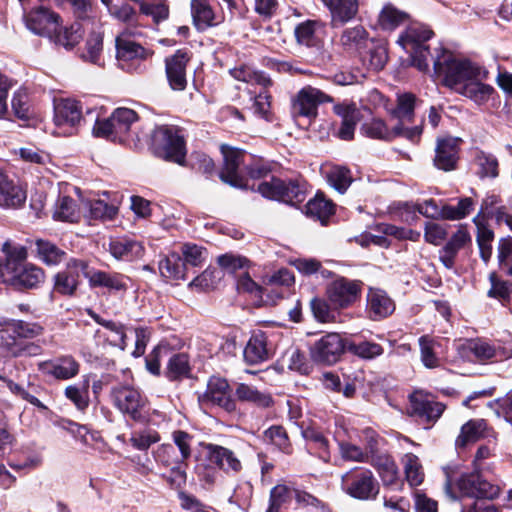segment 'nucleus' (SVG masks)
Segmentation results:
<instances>
[{"instance_id": "f257e3e1", "label": "nucleus", "mask_w": 512, "mask_h": 512, "mask_svg": "<svg viewBox=\"0 0 512 512\" xmlns=\"http://www.w3.org/2000/svg\"><path fill=\"white\" fill-rule=\"evenodd\" d=\"M2 251L5 254V261L0 264V278L3 282L17 288H35L44 281V271L25 261L27 258L25 247L12 246L9 241H6Z\"/></svg>"}, {"instance_id": "f03ea898", "label": "nucleus", "mask_w": 512, "mask_h": 512, "mask_svg": "<svg viewBox=\"0 0 512 512\" xmlns=\"http://www.w3.org/2000/svg\"><path fill=\"white\" fill-rule=\"evenodd\" d=\"M433 69L434 75L442 84L455 92L470 80L488 77V72L483 67L468 59L458 58L442 48L433 57Z\"/></svg>"}, {"instance_id": "7ed1b4c3", "label": "nucleus", "mask_w": 512, "mask_h": 512, "mask_svg": "<svg viewBox=\"0 0 512 512\" xmlns=\"http://www.w3.org/2000/svg\"><path fill=\"white\" fill-rule=\"evenodd\" d=\"M257 191L265 198L295 205L305 200L307 183L302 178L280 179L271 177L261 182Z\"/></svg>"}, {"instance_id": "20e7f679", "label": "nucleus", "mask_w": 512, "mask_h": 512, "mask_svg": "<svg viewBox=\"0 0 512 512\" xmlns=\"http://www.w3.org/2000/svg\"><path fill=\"white\" fill-rule=\"evenodd\" d=\"M138 121V114L126 107H120L113 111L109 118L96 120L93 133L113 142H125L134 123Z\"/></svg>"}, {"instance_id": "39448f33", "label": "nucleus", "mask_w": 512, "mask_h": 512, "mask_svg": "<svg viewBox=\"0 0 512 512\" xmlns=\"http://www.w3.org/2000/svg\"><path fill=\"white\" fill-rule=\"evenodd\" d=\"M154 153L164 160L183 165L186 157L185 141L173 126H159L152 134Z\"/></svg>"}, {"instance_id": "423d86ee", "label": "nucleus", "mask_w": 512, "mask_h": 512, "mask_svg": "<svg viewBox=\"0 0 512 512\" xmlns=\"http://www.w3.org/2000/svg\"><path fill=\"white\" fill-rule=\"evenodd\" d=\"M341 489L354 499L367 501L377 497L379 483L370 469L354 467L341 476Z\"/></svg>"}, {"instance_id": "0eeeda50", "label": "nucleus", "mask_w": 512, "mask_h": 512, "mask_svg": "<svg viewBox=\"0 0 512 512\" xmlns=\"http://www.w3.org/2000/svg\"><path fill=\"white\" fill-rule=\"evenodd\" d=\"M433 35L432 30L425 26H410L398 39V43L410 54L412 65L420 71H427L429 63L427 61L430 55L428 46L425 42Z\"/></svg>"}, {"instance_id": "6e6552de", "label": "nucleus", "mask_w": 512, "mask_h": 512, "mask_svg": "<svg viewBox=\"0 0 512 512\" xmlns=\"http://www.w3.org/2000/svg\"><path fill=\"white\" fill-rule=\"evenodd\" d=\"M112 398L115 407L124 415L136 422L148 419L147 399L139 390L130 386L114 388Z\"/></svg>"}, {"instance_id": "1a4fd4ad", "label": "nucleus", "mask_w": 512, "mask_h": 512, "mask_svg": "<svg viewBox=\"0 0 512 512\" xmlns=\"http://www.w3.org/2000/svg\"><path fill=\"white\" fill-rule=\"evenodd\" d=\"M362 286L359 280L338 277L327 285V301L336 310L347 309L360 300Z\"/></svg>"}, {"instance_id": "9d476101", "label": "nucleus", "mask_w": 512, "mask_h": 512, "mask_svg": "<svg viewBox=\"0 0 512 512\" xmlns=\"http://www.w3.org/2000/svg\"><path fill=\"white\" fill-rule=\"evenodd\" d=\"M82 120V108L78 101L67 98L55 103L53 121L56 135H73Z\"/></svg>"}, {"instance_id": "9b49d317", "label": "nucleus", "mask_w": 512, "mask_h": 512, "mask_svg": "<svg viewBox=\"0 0 512 512\" xmlns=\"http://www.w3.org/2000/svg\"><path fill=\"white\" fill-rule=\"evenodd\" d=\"M333 98L311 85L301 88L292 99V112L295 116L313 119L318 114V106L330 103Z\"/></svg>"}, {"instance_id": "f8f14e48", "label": "nucleus", "mask_w": 512, "mask_h": 512, "mask_svg": "<svg viewBox=\"0 0 512 512\" xmlns=\"http://www.w3.org/2000/svg\"><path fill=\"white\" fill-rule=\"evenodd\" d=\"M224 158L223 168L219 174L221 181L235 188H246V180L240 172V167L246 165V154L239 149L222 145Z\"/></svg>"}, {"instance_id": "ddd939ff", "label": "nucleus", "mask_w": 512, "mask_h": 512, "mask_svg": "<svg viewBox=\"0 0 512 512\" xmlns=\"http://www.w3.org/2000/svg\"><path fill=\"white\" fill-rule=\"evenodd\" d=\"M347 344L340 334L335 332L327 333L311 347V357L317 363L334 364L347 349Z\"/></svg>"}, {"instance_id": "4468645a", "label": "nucleus", "mask_w": 512, "mask_h": 512, "mask_svg": "<svg viewBox=\"0 0 512 512\" xmlns=\"http://www.w3.org/2000/svg\"><path fill=\"white\" fill-rule=\"evenodd\" d=\"M88 263L85 260L71 258L66 263L64 270L54 276V290L62 295H73L79 284L80 277L86 278Z\"/></svg>"}, {"instance_id": "2eb2a0df", "label": "nucleus", "mask_w": 512, "mask_h": 512, "mask_svg": "<svg viewBox=\"0 0 512 512\" xmlns=\"http://www.w3.org/2000/svg\"><path fill=\"white\" fill-rule=\"evenodd\" d=\"M364 133L374 139L391 140L395 137H403L412 142L417 141L422 133L420 126L403 127L395 125L389 129L381 119H373L363 125Z\"/></svg>"}, {"instance_id": "dca6fc26", "label": "nucleus", "mask_w": 512, "mask_h": 512, "mask_svg": "<svg viewBox=\"0 0 512 512\" xmlns=\"http://www.w3.org/2000/svg\"><path fill=\"white\" fill-rule=\"evenodd\" d=\"M458 488L464 496L477 499H494L500 494V487L482 479L479 472L461 475Z\"/></svg>"}, {"instance_id": "f3484780", "label": "nucleus", "mask_w": 512, "mask_h": 512, "mask_svg": "<svg viewBox=\"0 0 512 512\" xmlns=\"http://www.w3.org/2000/svg\"><path fill=\"white\" fill-rule=\"evenodd\" d=\"M204 448L207 451L209 462L216 465L226 475L236 476L243 470L242 461L235 451L213 443L205 444Z\"/></svg>"}, {"instance_id": "a211bd4d", "label": "nucleus", "mask_w": 512, "mask_h": 512, "mask_svg": "<svg viewBox=\"0 0 512 512\" xmlns=\"http://www.w3.org/2000/svg\"><path fill=\"white\" fill-rule=\"evenodd\" d=\"M38 370L44 375L56 380H70L80 371L79 362L71 355H63L54 360H46L38 363Z\"/></svg>"}, {"instance_id": "6ab92c4d", "label": "nucleus", "mask_w": 512, "mask_h": 512, "mask_svg": "<svg viewBox=\"0 0 512 512\" xmlns=\"http://www.w3.org/2000/svg\"><path fill=\"white\" fill-rule=\"evenodd\" d=\"M472 237L466 225H460L439 251V260L447 269H453L460 250L470 246Z\"/></svg>"}, {"instance_id": "aec40b11", "label": "nucleus", "mask_w": 512, "mask_h": 512, "mask_svg": "<svg viewBox=\"0 0 512 512\" xmlns=\"http://www.w3.org/2000/svg\"><path fill=\"white\" fill-rule=\"evenodd\" d=\"M59 16L47 8L40 7L25 16L26 27L36 35L50 37L56 32Z\"/></svg>"}, {"instance_id": "412c9836", "label": "nucleus", "mask_w": 512, "mask_h": 512, "mask_svg": "<svg viewBox=\"0 0 512 512\" xmlns=\"http://www.w3.org/2000/svg\"><path fill=\"white\" fill-rule=\"evenodd\" d=\"M410 408L412 415L422 421L433 422L442 415L445 406L430 395L417 391L410 396Z\"/></svg>"}, {"instance_id": "4be33fe9", "label": "nucleus", "mask_w": 512, "mask_h": 512, "mask_svg": "<svg viewBox=\"0 0 512 512\" xmlns=\"http://www.w3.org/2000/svg\"><path fill=\"white\" fill-rule=\"evenodd\" d=\"M458 352L465 360L484 363L497 358L499 350L490 342L477 338L461 343L458 346Z\"/></svg>"}, {"instance_id": "5701e85b", "label": "nucleus", "mask_w": 512, "mask_h": 512, "mask_svg": "<svg viewBox=\"0 0 512 512\" xmlns=\"http://www.w3.org/2000/svg\"><path fill=\"white\" fill-rule=\"evenodd\" d=\"M203 401L217 405L228 412L236 408L235 401L231 398L228 382L220 377H211L207 384Z\"/></svg>"}, {"instance_id": "b1692460", "label": "nucleus", "mask_w": 512, "mask_h": 512, "mask_svg": "<svg viewBox=\"0 0 512 512\" xmlns=\"http://www.w3.org/2000/svg\"><path fill=\"white\" fill-rule=\"evenodd\" d=\"M188 61V54L182 50H178L165 61L167 79L170 87L175 91H182L186 88V66Z\"/></svg>"}, {"instance_id": "393cba45", "label": "nucleus", "mask_w": 512, "mask_h": 512, "mask_svg": "<svg viewBox=\"0 0 512 512\" xmlns=\"http://www.w3.org/2000/svg\"><path fill=\"white\" fill-rule=\"evenodd\" d=\"M135 31L125 29L116 37V56L119 61L144 60L151 56V52L130 39Z\"/></svg>"}, {"instance_id": "a878e982", "label": "nucleus", "mask_w": 512, "mask_h": 512, "mask_svg": "<svg viewBox=\"0 0 512 512\" xmlns=\"http://www.w3.org/2000/svg\"><path fill=\"white\" fill-rule=\"evenodd\" d=\"M459 140L453 137L438 139L435 148L434 164L438 169L450 171L455 169L458 161Z\"/></svg>"}, {"instance_id": "bb28decb", "label": "nucleus", "mask_w": 512, "mask_h": 512, "mask_svg": "<svg viewBox=\"0 0 512 512\" xmlns=\"http://www.w3.org/2000/svg\"><path fill=\"white\" fill-rule=\"evenodd\" d=\"M329 10L331 26L338 27L353 20L359 11L358 0H322Z\"/></svg>"}, {"instance_id": "cd10ccee", "label": "nucleus", "mask_w": 512, "mask_h": 512, "mask_svg": "<svg viewBox=\"0 0 512 512\" xmlns=\"http://www.w3.org/2000/svg\"><path fill=\"white\" fill-rule=\"evenodd\" d=\"M25 200L26 193L22 187L0 168V206L5 208H17L20 207Z\"/></svg>"}, {"instance_id": "c85d7f7f", "label": "nucleus", "mask_w": 512, "mask_h": 512, "mask_svg": "<svg viewBox=\"0 0 512 512\" xmlns=\"http://www.w3.org/2000/svg\"><path fill=\"white\" fill-rule=\"evenodd\" d=\"M370 42L369 33L362 25L344 29L339 37V45L350 54H362Z\"/></svg>"}, {"instance_id": "c756f323", "label": "nucleus", "mask_w": 512, "mask_h": 512, "mask_svg": "<svg viewBox=\"0 0 512 512\" xmlns=\"http://www.w3.org/2000/svg\"><path fill=\"white\" fill-rule=\"evenodd\" d=\"M395 310L393 300L380 289H370L367 294V313L370 319L378 321L391 315Z\"/></svg>"}, {"instance_id": "7c9ffc66", "label": "nucleus", "mask_w": 512, "mask_h": 512, "mask_svg": "<svg viewBox=\"0 0 512 512\" xmlns=\"http://www.w3.org/2000/svg\"><path fill=\"white\" fill-rule=\"evenodd\" d=\"M191 14L198 29H206L228 20V16L216 15L208 0H191Z\"/></svg>"}, {"instance_id": "2f4dec72", "label": "nucleus", "mask_w": 512, "mask_h": 512, "mask_svg": "<svg viewBox=\"0 0 512 512\" xmlns=\"http://www.w3.org/2000/svg\"><path fill=\"white\" fill-rule=\"evenodd\" d=\"M86 278L92 288L103 287L114 291H125L127 289L128 277L121 273H109L88 267Z\"/></svg>"}, {"instance_id": "473e14b6", "label": "nucleus", "mask_w": 512, "mask_h": 512, "mask_svg": "<svg viewBox=\"0 0 512 512\" xmlns=\"http://www.w3.org/2000/svg\"><path fill=\"white\" fill-rule=\"evenodd\" d=\"M335 114L342 119L341 127L338 130V136L342 140H351L357 123L360 120V112L354 103H341L333 108Z\"/></svg>"}, {"instance_id": "72a5a7b5", "label": "nucleus", "mask_w": 512, "mask_h": 512, "mask_svg": "<svg viewBox=\"0 0 512 512\" xmlns=\"http://www.w3.org/2000/svg\"><path fill=\"white\" fill-rule=\"evenodd\" d=\"M108 250L117 260L132 261L141 258L144 254L142 243L130 238L112 239Z\"/></svg>"}, {"instance_id": "f704fd0d", "label": "nucleus", "mask_w": 512, "mask_h": 512, "mask_svg": "<svg viewBox=\"0 0 512 512\" xmlns=\"http://www.w3.org/2000/svg\"><path fill=\"white\" fill-rule=\"evenodd\" d=\"M243 356L248 364H258L269 358L267 349V338L264 333L259 332L251 336L246 344Z\"/></svg>"}, {"instance_id": "c9c22d12", "label": "nucleus", "mask_w": 512, "mask_h": 512, "mask_svg": "<svg viewBox=\"0 0 512 512\" xmlns=\"http://www.w3.org/2000/svg\"><path fill=\"white\" fill-rule=\"evenodd\" d=\"M489 433V426L484 419H471L462 427L456 439V446L465 447L468 443L486 437Z\"/></svg>"}, {"instance_id": "e433bc0d", "label": "nucleus", "mask_w": 512, "mask_h": 512, "mask_svg": "<svg viewBox=\"0 0 512 512\" xmlns=\"http://www.w3.org/2000/svg\"><path fill=\"white\" fill-rule=\"evenodd\" d=\"M375 466L385 487L392 490L402 489L403 482L399 477L398 467L392 459L389 457L380 458Z\"/></svg>"}, {"instance_id": "4c0bfd02", "label": "nucleus", "mask_w": 512, "mask_h": 512, "mask_svg": "<svg viewBox=\"0 0 512 512\" xmlns=\"http://www.w3.org/2000/svg\"><path fill=\"white\" fill-rule=\"evenodd\" d=\"M160 274L167 279L180 280L186 278V267L182 258L176 252L166 255L159 262Z\"/></svg>"}, {"instance_id": "58836bf2", "label": "nucleus", "mask_w": 512, "mask_h": 512, "mask_svg": "<svg viewBox=\"0 0 512 512\" xmlns=\"http://www.w3.org/2000/svg\"><path fill=\"white\" fill-rule=\"evenodd\" d=\"M238 400L249 402L260 408H268L272 406L273 399L270 394L259 391L253 386L240 383L235 390Z\"/></svg>"}, {"instance_id": "ea45409f", "label": "nucleus", "mask_w": 512, "mask_h": 512, "mask_svg": "<svg viewBox=\"0 0 512 512\" xmlns=\"http://www.w3.org/2000/svg\"><path fill=\"white\" fill-rule=\"evenodd\" d=\"M487 78H477L470 80L467 84L457 92L464 95L478 104L487 102L494 92V88L488 84L483 83Z\"/></svg>"}, {"instance_id": "a19ab883", "label": "nucleus", "mask_w": 512, "mask_h": 512, "mask_svg": "<svg viewBox=\"0 0 512 512\" xmlns=\"http://www.w3.org/2000/svg\"><path fill=\"white\" fill-rule=\"evenodd\" d=\"M322 28L323 24L317 20H306L298 24L294 29L297 43L307 47L317 45L319 41L318 32Z\"/></svg>"}, {"instance_id": "79ce46f5", "label": "nucleus", "mask_w": 512, "mask_h": 512, "mask_svg": "<svg viewBox=\"0 0 512 512\" xmlns=\"http://www.w3.org/2000/svg\"><path fill=\"white\" fill-rule=\"evenodd\" d=\"M0 350L9 356L17 358V352L21 341L16 334L15 328L8 319L0 321Z\"/></svg>"}, {"instance_id": "37998d69", "label": "nucleus", "mask_w": 512, "mask_h": 512, "mask_svg": "<svg viewBox=\"0 0 512 512\" xmlns=\"http://www.w3.org/2000/svg\"><path fill=\"white\" fill-rule=\"evenodd\" d=\"M301 434L310 445V448L317 451L318 457L321 460L326 463L330 461L329 441L322 432L313 427H307L301 430Z\"/></svg>"}, {"instance_id": "c03bdc74", "label": "nucleus", "mask_w": 512, "mask_h": 512, "mask_svg": "<svg viewBox=\"0 0 512 512\" xmlns=\"http://www.w3.org/2000/svg\"><path fill=\"white\" fill-rule=\"evenodd\" d=\"M405 478L411 487H417L424 481V470L419 458L412 453H406L401 459Z\"/></svg>"}, {"instance_id": "a18cd8bd", "label": "nucleus", "mask_w": 512, "mask_h": 512, "mask_svg": "<svg viewBox=\"0 0 512 512\" xmlns=\"http://www.w3.org/2000/svg\"><path fill=\"white\" fill-rule=\"evenodd\" d=\"M55 34V43L67 50L73 49L83 38L84 31L80 23L75 22L70 26L57 28Z\"/></svg>"}, {"instance_id": "49530a36", "label": "nucleus", "mask_w": 512, "mask_h": 512, "mask_svg": "<svg viewBox=\"0 0 512 512\" xmlns=\"http://www.w3.org/2000/svg\"><path fill=\"white\" fill-rule=\"evenodd\" d=\"M230 74L237 81H241L252 86L257 85L259 87L266 88L271 85L270 78L246 65H241L231 69Z\"/></svg>"}, {"instance_id": "de8ad7c7", "label": "nucleus", "mask_w": 512, "mask_h": 512, "mask_svg": "<svg viewBox=\"0 0 512 512\" xmlns=\"http://www.w3.org/2000/svg\"><path fill=\"white\" fill-rule=\"evenodd\" d=\"M80 215V210L77 208L75 201L68 196L59 198L53 212V218L55 220L71 223L77 222Z\"/></svg>"}, {"instance_id": "09e8293b", "label": "nucleus", "mask_w": 512, "mask_h": 512, "mask_svg": "<svg viewBox=\"0 0 512 512\" xmlns=\"http://www.w3.org/2000/svg\"><path fill=\"white\" fill-rule=\"evenodd\" d=\"M407 18V14L400 11L392 4L384 5L378 16V25L383 30H394Z\"/></svg>"}, {"instance_id": "8fccbe9b", "label": "nucleus", "mask_w": 512, "mask_h": 512, "mask_svg": "<svg viewBox=\"0 0 512 512\" xmlns=\"http://www.w3.org/2000/svg\"><path fill=\"white\" fill-rule=\"evenodd\" d=\"M84 205L88 210V214L85 216L90 220H112L118 213V208L115 205L100 199L86 202Z\"/></svg>"}, {"instance_id": "3c124183", "label": "nucleus", "mask_w": 512, "mask_h": 512, "mask_svg": "<svg viewBox=\"0 0 512 512\" xmlns=\"http://www.w3.org/2000/svg\"><path fill=\"white\" fill-rule=\"evenodd\" d=\"M35 244L38 257L47 265H57L66 256L65 251L49 241L39 239Z\"/></svg>"}, {"instance_id": "603ef678", "label": "nucleus", "mask_w": 512, "mask_h": 512, "mask_svg": "<svg viewBox=\"0 0 512 512\" xmlns=\"http://www.w3.org/2000/svg\"><path fill=\"white\" fill-rule=\"evenodd\" d=\"M416 98L411 93H405L398 96L397 106L392 115L399 120L398 125L404 126L405 122H412L414 117Z\"/></svg>"}, {"instance_id": "864d4df0", "label": "nucleus", "mask_w": 512, "mask_h": 512, "mask_svg": "<svg viewBox=\"0 0 512 512\" xmlns=\"http://www.w3.org/2000/svg\"><path fill=\"white\" fill-rule=\"evenodd\" d=\"M293 498V488L284 484L274 486L270 491L269 507L266 512H280Z\"/></svg>"}, {"instance_id": "5fc2aeb1", "label": "nucleus", "mask_w": 512, "mask_h": 512, "mask_svg": "<svg viewBox=\"0 0 512 512\" xmlns=\"http://www.w3.org/2000/svg\"><path fill=\"white\" fill-rule=\"evenodd\" d=\"M334 205L331 201L321 195H316L306 204V214L310 217L319 219L322 223L333 214Z\"/></svg>"}, {"instance_id": "6e6d98bb", "label": "nucleus", "mask_w": 512, "mask_h": 512, "mask_svg": "<svg viewBox=\"0 0 512 512\" xmlns=\"http://www.w3.org/2000/svg\"><path fill=\"white\" fill-rule=\"evenodd\" d=\"M327 180L336 191L343 194L351 185L353 178L347 167L337 165L327 172Z\"/></svg>"}, {"instance_id": "4d7b16f0", "label": "nucleus", "mask_w": 512, "mask_h": 512, "mask_svg": "<svg viewBox=\"0 0 512 512\" xmlns=\"http://www.w3.org/2000/svg\"><path fill=\"white\" fill-rule=\"evenodd\" d=\"M474 201L470 197L461 198L456 206H442V219L456 221L467 217L474 209Z\"/></svg>"}, {"instance_id": "13d9d810", "label": "nucleus", "mask_w": 512, "mask_h": 512, "mask_svg": "<svg viewBox=\"0 0 512 512\" xmlns=\"http://www.w3.org/2000/svg\"><path fill=\"white\" fill-rule=\"evenodd\" d=\"M139 9L142 14L152 17L155 23H160L169 16L166 0H143L140 2Z\"/></svg>"}, {"instance_id": "bf43d9fd", "label": "nucleus", "mask_w": 512, "mask_h": 512, "mask_svg": "<svg viewBox=\"0 0 512 512\" xmlns=\"http://www.w3.org/2000/svg\"><path fill=\"white\" fill-rule=\"evenodd\" d=\"M64 394L77 409L85 410L89 405V380H84L80 385L67 386Z\"/></svg>"}, {"instance_id": "052dcab7", "label": "nucleus", "mask_w": 512, "mask_h": 512, "mask_svg": "<svg viewBox=\"0 0 512 512\" xmlns=\"http://www.w3.org/2000/svg\"><path fill=\"white\" fill-rule=\"evenodd\" d=\"M419 346L423 365L429 369L438 367L440 359L435 352V348L438 346L437 342L430 336L424 335L419 338Z\"/></svg>"}, {"instance_id": "680f3d73", "label": "nucleus", "mask_w": 512, "mask_h": 512, "mask_svg": "<svg viewBox=\"0 0 512 512\" xmlns=\"http://www.w3.org/2000/svg\"><path fill=\"white\" fill-rule=\"evenodd\" d=\"M110 15L118 21L126 24L130 31H134L139 26L138 14L136 10L129 4L124 3L120 6H113L109 9Z\"/></svg>"}, {"instance_id": "e2e57ef3", "label": "nucleus", "mask_w": 512, "mask_h": 512, "mask_svg": "<svg viewBox=\"0 0 512 512\" xmlns=\"http://www.w3.org/2000/svg\"><path fill=\"white\" fill-rule=\"evenodd\" d=\"M475 162L481 178H496L499 175L498 160L494 155L480 151L475 157Z\"/></svg>"}, {"instance_id": "0e129e2a", "label": "nucleus", "mask_w": 512, "mask_h": 512, "mask_svg": "<svg viewBox=\"0 0 512 512\" xmlns=\"http://www.w3.org/2000/svg\"><path fill=\"white\" fill-rule=\"evenodd\" d=\"M168 468L170 470L169 473L163 474L162 478L166 481L170 488L178 490L179 492L182 491L187 482V463L185 462L184 464H176Z\"/></svg>"}, {"instance_id": "69168bd1", "label": "nucleus", "mask_w": 512, "mask_h": 512, "mask_svg": "<svg viewBox=\"0 0 512 512\" xmlns=\"http://www.w3.org/2000/svg\"><path fill=\"white\" fill-rule=\"evenodd\" d=\"M347 350L363 359H373L383 354V348L381 345L368 341L361 343H348Z\"/></svg>"}, {"instance_id": "338daca9", "label": "nucleus", "mask_w": 512, "mask_h": 512, "mask_svg": "<svg viewBox=\"0 0 512 512\" xmlns=\"http://www.w3.org/2000/svg\"><path fill=\"white\" fill-rule=\"evenodd\" d=\"M102 48V35L97 32L91 33L86 41L85 52L82 55L83 59L91 63L98 64L100 61Z\"/></svg>"}, {"instance_id": "774afa93", "label": "nucleus", "mask_w": 512, "mask_h": 512, "mask_svg": "<svg viewBox=\"0 0 512 512\" xmlns=\"http://www.w3.org/2000/svg\"><path fill=\"white\" fill-rule=\"evenodd\" d=\"M188 356L184 353L174 354L168 362L167 376L170 379H178L189 373Z\"/></svg>"}]
</instances>
